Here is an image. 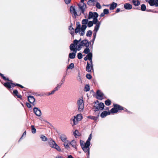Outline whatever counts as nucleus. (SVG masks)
Returning a JSON list of instances; mask_svg holds the SVG:
<instances>
[{
  "mask_svg": "<svg viewBox=\"0 0 158 158\" xmlns=\"http://www.w3.org/2000/svg\"><path fill=\"white\" fill-rule=\"evenodd\" d=\"M82 32H79V33L81 35H83L85 34V31H81Z\"/></svg>",
  "mask_w": 158,
  "mask_h": 158,
  "instance_id": "obj_58",
  "label": "nucleus"
},
{
  "mask_svg": "<svg viewBox=\"0 0 158 158\" xmlns=\"http://www.w3.org/2000/svg\"><path fill=\"white\" fill-rule=\"evenodd\" d=\"M92 138V134H90L88 139L87 140L86 142V145L87 146H89L90 144V141Z\"/></svg>",
  "mask_w": 158,
  "mask_h": 158,
  "instance_id": "obj_22",
  "label": "nucleus"
},
{
  "mask_svg": "<svg viewBox=\"0 0 158 158\" xmlns=\"http://www.w3.org/2000/svg\"><path fill=\"white\" fill-rule=\"evenodd\" d=\"M87 27V26L85 25H82L81 28V31H85Z\"/></svg>",
  "mask_w": 158,
  "mask_h": 158,
  "instance_id": "obj_44",
  "label": "nucleus"
},
{
  "mask_svg": "<svg viewBox=\"0 0 158 158\" xmlns=\"http://www.w3.org/2000/svg\"><path fill=\"white\" fill-rule=\"evenodd\" d=\"M77 57L79 59H81L82 58V54L80 52L77 54Z\"/></svg>",
  "mask_w": 158,
  "mask_h": 158,
  "instance_id": "obj_47",
  "label": "nucleus"
},
{
  "mask_svg": "<svg viewBox=\"0 0 158 158\" xmlns=\"http://www.w3.org/2000/svg\"><path fill=\"white\" fill-rule=\"evenodd\" d=\"M80 29L77 28H76L75 30V32L76 33H77L78 32H79L80 30Z\"/></svg>",
  "mask_w": 158,
  "mask_h": 158,
  "instance_id": "obj_55",
  "label": "nucleus"
},
{
  "mask_svg": "<svg viewBox=\"0 0 158 158\" xmlns=\"http://www.w3.org/2000/svg\"><path fill=\"white\" fill-rule=\"evenodd\" d=\"M84 143V141L81 140H80L81 146L84 152H87V154L88 157L89 155V146H87L86 145V143Z\"/></svg>",
  "mask_w": 158,
  "mask_h": 158,
  "instance_id": "obj_4",
  "label": "nucleus"
},
{
  "mask_svg": "<svg viewBox=\"0 0 158 158\" xmlns=\"http://www.w3.org/2000/svg\"><path fill=\"white\" fill-rule=\"evenodd\" d=\"M69 29L70 30V34H71L72 36H74V29L71 26L69 27Z\"/></svg>",
  "mask_w": 158,
  "mask_h": 158,
  "instance_id": "obj_31",
  "label": "nucleus"
},
{
  "mask_svg": "<svg viewBox=\"0 0 158 158\" xmlns=\"http://www.w3.org/2000/svg\"><path fill=\"white\" fill-rule=\"evenodd\" d=\"M33 110L35 114L37 116H40L41 114V110L38 108L35 107L33 109Z\"/></svg>",
  "mask_w": 158,
  "mask_h": 158,
  "instance_id": "obj_16",
  "label": "nucleus"
},
{
  "mask_svg": "<svg viewBox=\"0 0 158 158\" xmlns=\"http://www.w3.org/2000/svg\"><path fill=\"white\" fill-rule=\"evenodd\" d=\"M90 42H88L87 40H84L81 41L80 43V46H85L86 47H89V46Z\"/></svg>",
  "mask_w": 158,
  "mask_h": 158,
  "instance_id": "obj_11",
  "label": "nucleus"
},
{
  "mask_svg": "<svg viewBox=\"0 0 158 158\" xmlns=\"http://www.w3.org/2000/svg\"><path fill=\"white\" fill-rule=\"evenodd\" d=\"M88 22V19H83L82 21V25H86L87 24Z\"/></svg>",
  "mask_w": 158,
  "mask_h": 158,
  "instance_id": "obj_39",
  "label": "nucleus"
},
{
  "mask_svg": "<svg viewBox=\"0 0 158 158\" xmlns=\"http://www.w3.org/2000/svg\"><path fill=\"white\" fill-rule=\"evenodd\" d=\"M146 9V5L144 4H142L141 6V10L142 11H145Z\"/></svg>",
  "mask_w": 158,
  "mask_h": 158,
  "instance_id": "obj_35",
  "label": "nucleus"
},
{
  "mask_svg": "<svg viewBox=\"0 0 158 158\" xmlns=\"http://www.w3.org/2000/svg\"><path fill=\"white\" fill-rule=\"evenodd\" d=\"M68 158H74L72 156L69 155L68 156Z\"/></svg>",
  "mask_w": 158,
  "mask_h": 158,
  "instance_id": "obj_63",
  "label": "nucleus"
},
{
  "mask_svg": "<svg viewBox=\"0 0 158 158\" xmlns=\"http://www.w3.org/2000/svg\"><path fill=\"white\" fill-rule=\"evenodd\" d=\"M133 4L135 6H138L140 5V2L139 0H133Z\"/></svg>",
  "mask_w": 158,
  "mask_h": 158,
  "instance_id": "obj_26",
  "label": "nucleus"
},
{
  "mask_svg": "<svg viewBox=\"0 0 158 158\" xmlns=\"http://www.w3.org/2000/svg\"><path fill=\"white\" fill-rule=\"evenodd\" d=\"M48 143L49 145L51 147L54 148L59 152L61 151V149L60 148V147L53 140H50L49 142Z\"/></svg>",
  "mask_w": 158,
  "mask_h": 158,
  "instance_id": "obj_7",
  "label": "nucleus"
},
{
  "mask_svg": "<svg viewBox=\"0 0 158 158\" xmlns=\"http://www.w3.org/2000/svg\"><path fill=\"white\" fill-rule=\"evenodd\" d=\"M81 46H80V45L79 46H78V48L77 49V50H80L81 48Z\"/></svg>",
  "mask_w": 158,
  "mask_h": 158,
  "instance_id": "obj_61",
  "label": "nucleus"
},
{
  "mask_svg": "<svg viewBox=\"0 0 158 158\" xmlns=\"http://www.w3.org/2000/svg\"><path fill=\"white\" fill-rule=\"evenodd\" d=\"M103 13L105 15L108 14L109 13V11L108 9H105L103 10Z\"/></svg>",
  "mask_w": 158,
  "mask_h": 158,
  "instance_id": "obj_49",
  "label": "nucleus"
},
{
  "mask_svg": "<svg viewBox=\"0 0 158 158\" xmlns=\"http://www.w3.org/2000/svg\"><path fill=\"white\" fill-rule=\"evenodd\" d=\"M84 59L85 61H86L88 59L87 56H86L84 58Z\"/></svg>",
  "mask_w": 158,
  "mask_h": 158,
  "instance_id": "obj_64",
  "label": "nucleus"
},
{
  "mask_svg": "<svg viewBox=\"0 0 158 158\" xmlns=\"http://www.w3.org/2000/svg\"><path fill=\"white\" fill-rule=\"evenodd\" d=\"M75 46V45L73 44H71L69 47L70 50H75V48H76Z\"/></svg>",
  "mask_w": 158,
  "mask_h": 158,
  "instance_id": "obj_41",
  "label": "nucleus"
},
{
  "mask_svg": "<svg viewBox=\"0 0 158 158\" xmlns=\"http://www.w3.org/2000/svg\"><path fill=\"white\" fill-rule=\"evenodd\" d=\"M86 70L89 73H90L92 70H94L93 62L91 63L88 62H87Z\"/></svg>",
  "mask_w": 158,
  "mask_h": 158,
  "instance_id": "obj_8",
  "label": "nucleus"
},
{
  "mask_svg": "<svg viewBox=\"0 0 158 158\" xmlns=\"http://www.w3.org/2000/svg\"><path fill=\"white\" fill-rule=\"evenodd\" d=\"M94 105L93 106V109L94 112L98 111L99 110H102L104 107V105L102 102L99 103V101L97 100L96 102L94 103Z\"/></svg>",
  "mask_w": 158,
  "mask_h": 158,
  "instance_id": "obj_3",
  "label": "nucleus"
},
{
  "mask_svg": "<svg viewBox=\"0 0 158 158\" xmlns=\"http://www.w3.org/2000/svg\"><path fill=\"white\" fill-rule=\"evenodd\" d=\"M117 4L116 3L113 2L110 5V10H114L117 6Z\"/></svg>",
  "mask_w": 158,
  "mask_h": 158,
  "instance_id": "obj_20",
  "label": "nucleus"
},
{
  "mask_svg": "<svg viewBox=\"0 0 158 158\" xmlns=\"http://www.w3.org/2000/svg\"><path fill=\"white\" fill-rule=\"evenodd\" d=\"M96 2V0H89L87 2V4L89 6H94Z\"/></svg>",
  "mask_w": 158,
  "mask_h": 158,
  "instance_id": "obj_18",
  "label": "nucleus"
},
{
  "mask_svg": "<svg viewBox=\"0 0 158 158\" xmlns=\"http://www.w3.org/2000/svg\"><path fill=\"white\" fill-rule=\"evenodd\" d=\"M146 1L149 3L151 6H153L155 5V0H146Z\"/></svg>",
  "mask_w": 158,
  "mask_h": 158,
  "instance_id": "obj_28",
  "label": "nucleus"
},
{
  "mask_svg": "<svg viewBox=\"0 0 158 158\" xmlns=\"http://www.w3.org/2000/svg\"><path fill=\"white\" fill-rule=\"evenodd\" d=\"M78 110L79 111L83 110L84 108V102L83 98H79L77 102Z\"/></svg>",
  "mask_w": 158,
  "mask_h": 158,
  "instance_id": "obj_6",
  "label": "nucleus"
},
{
  "mask_svg": "<svg viewBox=\"0 0 158 158\" xmlns=\"http://www.w3.org/2000/svg\"><path fill=\"white\" fill-rule=\"evenodd\" d=\"M76 117L77 119L79 121L82 119V118L81 115L80 114H77Z\"/></svg>",
  "mask_w": 158,
  "mask_h": 158,
  "instance_id": "obj_37",
  "label": "nucleus"
},
{
  "mask_svg": "<svg viewBox=\"0 0 158 158\" xmlns=\"http://www.w3.org/2000/svg\"><path fill=\"white\" fill-rule=\"evenodd\" d=\"M86 77L89 79H91L92 77L91 75L90 74H87L86 75Z\"/></svg>",
  "mask_w": 158,
  "mask_h": 158,
  "instance_id": "obj_48",
  "label": "nucleus"
},
{
  "mask_svg": "<svg viewBox=\"0 0 158 158\" xmlns=\"http://www.w3.org/2000/svg\"><path fill=\"white\" fill-rule=\"evenodd\" d=\"M73 117V118L71 119H70V121L71 122H72V121L73 122V123L72 124V126L73 127L77 124L79 121L76 118V116H74Z\"/></svg>",
  "mask_w": 158,
  "mask_h": 158,
  "instance_id": "obj_17",
  "label": "nucleus"
},
{
  "mask_svg": "<svg viewBox=\"0 0 158 158\" xmlns=\"http://www.w3.org/2000/svg\"><path fill=\"white\" fill-rule=\"evenodd\" d=\"M92 32L91 31L89 30L87 31L86 36L88 37H90L92 36Z\"/></svg>",
  "mask_w": 158,
  "mask_h": 158,
  "instance_id": "obj_40",
  "label": "nucleus"
},
{
  "mask_svg": "<svg viewBox=\"0 0 158 158\" xmlns=\"http://www.w3.org/2000/svg\"><path fill=\"white\" fill-rule=\"evenodd\" d=\"M77 5L79 6V9L81 10L80 12H81V13L82 12V13L84 14V13L85 9L86 8L85 4L83 3H82V4H78Z\"/></svg>",
  "mask_w": 158,
  "mask_h": 158,
  "instance_id": "obj_12",
  "label": "nucleus"
},
{
  "mask_svg": "<svg viewBox=\"0 0 158 158\" xmlns=\"http://www.w3.org/2000/svg\"><path fill=\"white\" fill-rule=\"evenodd\" d=\"M93 24L92 21H89L88 23L87 26L88 27H91L93 26Z\"/></svg>",
  "mask_w": 158,
  "mask_h": 158,
  "instance_id": "obj_46",
  "label": "nucleus"
},
{
  "mask_svg": "<svg viewBox=\"0 0 158 158\" xmlns=\"http://www.w3.org/2000/svg\"><path fill=\"white\" fill-rule=\"evenodd\" d=\"M69 144H71L73 148H75L76 149L77 148V143L75 140H73L71 141L69 143Z\"/></svg>",
  "mask_w": 158,
  "mask_h": 158,
  "instance_id": "obj_23",
  "label": "nucleus"
},
{
  "mask_svg": "<svg viewBox=\"0 0 158 158\" xmlns=\"http://www.w3.org/2000/svg\"><path fill=\"white\" fill-rule=\"evenodd\" d=\"M40 137L41 140L44 141H45L47 140V138L43 135H40Z\"/></svg>",
  "mask_w": 158,
  "mask_h": 158,
  "instance_id": "obj_34",
  "label": "nucleus"
},
{
  "mask_svg": "<svg viewBox=\"0 0 158 158\" xmlns=\"http://www.w3.org/2000/svg\"><path fill=\"white\" fill-rule=\"evenodd\" d=\"M92 54L91 52H89L88 54L86 56L89 60L90 61V63H92V62H93L92 60Z\"/></svg>",
  "mask_w": 158,
  "mask_h": 158,
  "instance_id": "obj_25",
  "label": "nucleus"
},
{
  "mask_svg": "<svg viewBox=\"0 0 158 158\" xmlns=\"http://www.w3.org/2000/svg\"><path fill=\"white\" fill-rule=\"evenodd\" d=\"M99 116V113L98 114L97 116V117L92 116H89L88 117L89 118H90L91 119H92L95 121H96L98 119Z\"/></svg>",
  "mask_w": 158,
  "mask_h": 158,
  "instance_id": "obj_32",
  "label": "nucleus"
},
{
  "mask_svg": "<svg viewBox=\"0 0 158 158\" xmlns=\"http://www.w3.org/2000/svg\"><path fill=\"white\" fill-rule=\"evenodd\" d=\"M76 25L77 26L76 27V28H79L81 29V24L79 23V22H77Z\"/></svg>",
  "mask_w": 158,
  "mask_h": 158,
  "instance_id": "obj_50",
  "label": "nucleus"
},
{
  "mask_svg": "<svg viewBox=\"0 0 158 158\" xmlns=\"http://www.w3.org/2000/svg\"><path fill=\"white\" fill-rule=\"evenodd\" d=\"M154 4L156 6H158V0H155Z\"/></svg>",
  "mask_w": 158,
  "mask_h": 158,
  "instance_id": "obj_56",
  "label": "nucleus"
},
{
  "mask_svg": "<svg viewBox=\"0 0 158 158\" xmlns=\"http://www.w3.org/2000/svg\"><path fill=\"white\" fill-rule=\"evenodd\" d=\"M31 132L33 134H35L36 133V129L35 128L34 126L32 125L31 126Z\"/></svg>",
  "mask_w": 158,
  "mask_h": 158,
  "instance_id": "obj_38",
  "label": "nucleus"
},
{
  "mask_svg": "<svg viewBox=\"0 0 158 158\" xmlns=\"http://www.w3.org/2000/svg\"><path fill=\"white\" fill-rule=\"evenodd\" d=\"M85 91L86 92L89 91L90 89L89 86V85H86L85 87Z\"/></svg>",
  "mask_w": 158,
  "mask_h": 158,
  "instance_id": "obj_45",
  "label": "nucleus"
},
{
  "mask_svg": "<svg viewBox=\"0 0 158 158\" xmlns=\"http://www.w3.org/2000/svg\"><path fill=\"white\" fill-rule=\"evenodd\" d=\"M65 80V77L64 76L61 80V83L57 84L56 87L54 89L52 90L51 92H50L48 93V95H49L51 94H54L56 91H57L58 89L61 87V85L64 83Z\"/></svg>",
  "mask_w": 158,
  "mask_h": 158,
  "instance_id": "obj_5",
  "label": "nucleus"
},
{
  "mask_svg": "<svg viewBox=\"0 0 158 158\" xmlns=\"http://www.w3.org/2000/svg\"><path fill=\"white\" fill-rule=\"evenodd\" d=\"M97 98V99L100 100H102L103 99V94L99 90H97L96 92Z\"/></svg>",
  "mask_w": 158,
  "mask_h": 158,
  "instance_id": "obj_14",
  "label": "nucleus"
},
{
  "mask_svg": "<svg viewBox=\"0 0 158 158\" xmlns=\"http://www.w3.org/2000/svg\"><path fill=\"white\" fill-rule=\"evenodd\" d=\"M92 22H93L94 24H97V23L98 22H99L98 21V19H97V18H93V21H92Z\"/></svg>",
  "mask_w": 158,
  "mask_h": 158,
  "instance_id": "obj_42",
  "label": "nucleus"
},
{
  "mask_svg": "<svg viewBox=\"0 0 158 158\" xmlns=\"http://www.w3.org/2000/svg\"><path fill=\"white\" fill-rule=\"evenodd\" d=\"M120 8H118L115 11L116 13L119 12L120 11Z\"/></svg>",
  "mask_w": 158,
  "mask_h": 158,
  "instance_id": "obj_59",
  "label": "nucleus"
},
{
  "mask_svg": "<svg viewBox=\"0 0 158 158\" xmlns=\"http://www.w3.org/2000/svg\"><path fill=\"white\" fill-rule=\"evenodd\" d=\"M105 103L106 106H110L111 103V102L110 99H107L105 101Z\"/></svg>",
  "mask_w": 158,
  "mask_h": 158,
  "instance_id": "obj_33",
  "label": "nucleus"
},
{
  "mask_svg": "<svg viewBox=\"0 0 158 158\" xmlns=\"http://www.w3.org/2000/svg\"><path fill=\"white\" fill-rule=\"evenodd\" d=\"M96 6V7L98 9H100L101 8V6L100 5V3L98 2H97Z\"/></svg>",
  "mask_w": 158,
  "mask_h": 158,
  "instance_id": "obj_51",
  "label": "nucleus"
},
{
  "mask_svg": "<svg viewBox=\"0 0 158 158\" xmlns=\"http://www.w3.org/2000/svg\"><path fill=\"white\" fill-rule=\"evenodd\" d=\"M60 138L62 142L64 141L67 140L66 135L64 134H61L60 135Z\"/></svg>",
  "mask_w": 158,
  "mask_h": 158,
  "instance_id": "obj_21",
  "label": "nucleus"
},
{
  "mask_svg": "<svg viewBox=\"0 0 158 158\" xmlns=\"http://www.w3.org/2000/svg\"><path fill=\"white\" fill-rule=\"evenodd\" d=\"M124 8L126 10H130L132 8V6L128 3H126L124 5Z\"/></svg>",
  "mask_w": 158,
  "mask_h": 158,
  "instance_id": "obj_19",
  "label": "nucleus"
},
{
  "mask_svg": "<svg viewBox=\"0 0 158 158\" xmlns=\"http://www.w3.org/2000/svg\"><path fill=\"white\" fill-rule=\"evenodd\" d=\"M0 76L4 80L10 81V82H6L4 83L3 84L4 86L8 89H10L11 87H14L15 86H17L20 87L21 88H24V87L21 85L17 83H13L12 82V80H9L8 78H6L4 76L3 74L1 73H0Z\"/></svg>",
  "mask_w": 158,
  "mask_h": 158,
  "instance_id": "obj_2",
  "label": "nucleus"
},
{
  "mask_svg": "<svg viewBox=\"0 0 158 158\" xmlns=\"http://www.w3.org/2000/svg\"><path fill=\"white\" fill-rule=\"evenodd\" d=\"M98 14L97 12H92L91 11L89 12V14L88 19H90L91 18H98Z\"/></svg>",
  "mask_w": 158,
  "mask_h": 158,
  "instance_id": "obj_10",
  "label": "nucleus"
},
{
  "mask_svg": "<svg viewBox=\"0 0 158 158\" xmlns=\"http://www.w3.org/2000/svg\"><path fill=\"white\" fill-rule=\"evenodd\" d=\"M28 101L29 102L31 103H32V105L34 106L35 104V99L34 98L33 96H29L27 97Z\"/></svg>",
  "mask_w": 158,
  "mask_h": 158,
  "instance_id": "obj_13",
  "label": "nucleus"
},
{
  "mask_svg": "<svg viewBox=\"0 0 158 158\" xmlns=\"http://www.w3.org/2000/svg\"><path fill=\"white\" fill-rule=\"evenodd\" d=\"M100 22H98L97 23L94 27V31H98L100 27Z\"/></svg>",
  "mask_w": 158,
  "mask_h": 158,
  "instance_id": "obj_27",
  "label": "nucleus"
},
{
  "mask_svg": "<svg viewBox=\"0 0 158 158\" xmlns=\"http://www.w3.org/2000/svg\"><path fill=\"white\" fill-rule=\"evenodd\" d=\"M26 135V131H25L23 132V135H22V136L21 137V138H20V139H19V141H20V139H21L22 138V137H23V136H25V135Z\"/></svg>",
  "mask_w": 158,
  "mask_h": 158,
  "instance_id": "obj_53",
  "label": "nucleus"
},
{
  "mask_svg": "<svg viewBox=\"0 0 158 158\" xmlns=\"http://www.w3.org/2000/svg\"><path fill=\"white\" fill-rule=\"evenodd\" d=\"M78 42V41L77 40H75L73 41V44L75 45H76Z\"/></svg>",
  "mask_w": 158,
  "mask_h": 158,
  "instance_id": "obj_54",
  "label": "nucleus"
},
{
  "mask_svg": "<svg viewBox=\"0 0 158 158\" xmlns=\"http://www.w3.org/2000/svg\"><path fill=\"white\" fill-rule=\"evenodd\" d=\"M104 15H105V14H104V13L103 12V13H102L101 14V15H100V16L101 17H102L104 16Z\"/></svg>",
  "mask_w": 158,
  "mask_h": 158,
  "instance_id": "obj_60",
  "label": "nucleus"
},
{
  "mask_svg": "<svg viewBox=\"0 0 158 158\" xmlns=\"http://www.w3.org/2000/svg\"><path fill=\"white\" fill-rule=\"evenodd\" d=\"M13 94L14 97L16 96L17 98H20L21 100L22 99V96L20 94H19L17 90L15 89L13 90Z\"/></svg>",
  "mask_w": 158,
  "mask_h": 158,
  "instance_id": "obj_15",
  "label": "nucleus"
},
{
  "mask_svg": "<svg viewBox=\"0 0 158 158\" xmlns=\"http://www.w3.org/2000/svg\"><path fill=\"white\" fill-rule=\"evenodd\" d=\"M26 106H27L28 107V108H30L31 107V105L29 103H28V102H27L26 103Z\"/></svg>",
  "mask_w": 158,
  "mask_h": 158,
  "instance_id": "obj_57",
  "label": "nucleus"
},
{
  "mask_svg": "<svg viewBox=\"0 0 158 158\" xmlns=\"http://www.w3.org/2000/svg\"><path fill=\"white\" fill-rule=\"evenodd\" d=\"M89 52L90 49L88 47H86L83 51V52L85 54H88Z\"/></svg>",
  "mask_w": 158,
  "mask_h": 158,
  "instance_id": "obj_36",
  "label": "nucleus"
},
{
  "mask_svg": "<svg viewBox=\"0 0 158 158\" xmlns=\"http://www.w3.org/2000/svg\"><path fill=\"white\" fill-rule=\"evenodd\" d=\"M63 142H64V145L65 148L67 149H69V145L70 144L69 141L67 140Z\"/></svg>",
  "mask_w": 158,
  "mask_h": 158,
  "instance_id": "obj_24",
  "label": "nucleus"
},
{
  "mask_svg": "<svg viewBox=\"0 0 158 158\" xmlns=\"http://www.w3.org/2000/svg\"><path fill=\"white\" fill-rule=\"evenodd\" d=\"M73 134L75 137L77 138V136H79L81 135L80 133H79L78 130H76L73 132Z\"/></svg>",
  "mask_w": 158,
  "mask_h": 158,
  "instance_id": "obj_30",
  "label": "nucleus"
},
{
  "mask_svg": "<svg viewBox=\"0 0 158 158\" xmlns=\"http://www.w3.org/2000/svg\"><path fill=\"white\" fill-rule=\"evenodd\" d=\"M74 67V64L73 63H71L69 65V66L67 67V68L68 69H71L73 68Z\"/></svg>",
  "mask_w": 158,
  "mask_h": 158,
  "instance_id": "obj_43",
  "label": "nucleus"
},
{
  "mask_svg": "<svg viewBox=\"0 0 158 158\" xmlns=\"http://www.w3.org/2000/svg\"><path fill=\"white\" fill-rule=\"evenodd\" d=\"M70 10L71 13L72 14H73L75 16H79L81 14V12H80L79 13V12H78V13L79 14H77L76 11L75 9L74 8V7H73L72 6H70Z\"/></svg>",
  "mask_w": 158,
  "mask_h": 158,
  "instance_id": "obj_9",
  "label": "nucleus"
},
{
  "mask_svg": "<svg viewBox=\"0 0 158 158\" xmlns=\"http://www.w3.org/2000/svg\"><path fill=\"white\" fill-rule=\"evenodd\" d=\"M76 56L75 53L73 52L70 53L69 55V57L70 59H74L75 58Z\"/></svg>",
  "mask_w": 158,
  "mask_h": 158,
  "instance_id": "obj_29",
  "label": "nucleus"
},
{
  "mask_svg": "<svg viewBox=\"0 0 158 158\" xmlns=\"http://www.w3.org/2000/svg\"><path fill=\"white\" fill-rule=\"evenodd\" d=\"M71 0H64V2L66 4H69L71 2Z\"/></svg>",
  "mask_w": 158,
  "mask_h": 158,
  "instance_id": "obj_52",
  "label": "nucleus"
},
{
  "mask_svg": "<svg viewBox=\"0 0 158 158\" xmlns=\"http://www.w3.org/2000/svg\"><path fill=\"white\" fill-rule=\"evenodd\" d=\"M114 107L112 108L110 112L104 111L102 112L100 115L102 118H104L107 115H110V113L114 114L117 113L118 112L120 111V110H123L125 111H127V110L123 107L117 104H114L113 105Z\"/></svg>",
  "mask_w": 158,
  "mask_h": 158,
  "instance_id": "obj_1",
  "label": "nucleus"
},
{
  "mask_svg": "<svg viewBox=\"0 0 158 158\" xmlns=\"http://www.w3.org/2000/svg\"><path fill=\"white\" fill-rule=\"evenodd\" d=\"M97 32V31H94V32L93 33V36H96Z\"/></svg>",
  "mask_w": 158,
  "mask_h": 158,
  "instance_id": "obj_62",
  "label": "nucleus"
}]
</instances>
